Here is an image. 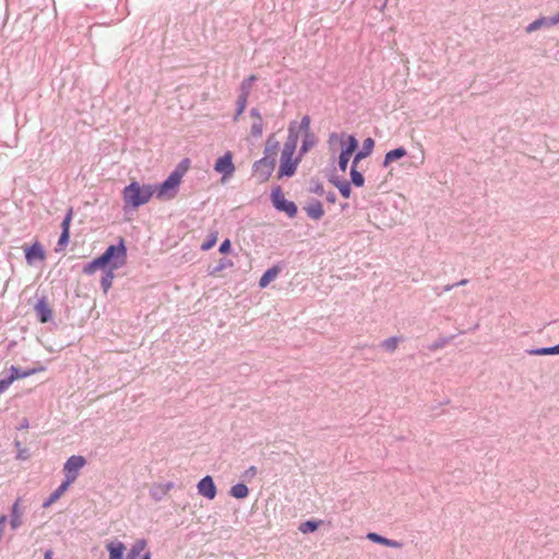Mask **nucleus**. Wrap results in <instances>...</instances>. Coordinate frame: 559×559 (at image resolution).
Listing matches in <instances>:
<instances>
[{"instance_id": "72a5a7b5", "label": "nucleus", "mask_w": 559, "mask_h": 559, "mask_svg": "<svg viewBox=\"0 0 559 559\" xmlns=\"http://www.w3.org/2000/svg\"><path fill=\"white\" fill-rule=\"evenodd\" d=\"M250 133L253 138H260L263 133V119L259 117V119L254 120L251 124Z\"/></svg>"}, {"instance_id": "cd10ccee", "label": "nucleus", "mask_w": 559, "mask_h": 559, "mask_svg": "<svg viewBox=\"0 0 559 559\" xmlns=\"http://www.w3.org/2000/svg\"><path fill=\"white\" fill-rule=\"evenodd\" d=\"M21 511H20V499H17L12 506L10 525L13 530H16L21 525Z\"/></svg>"}, {"instance_id": "13d9d810", "label": "nucleus", "mask_w": 559, "mask_h": 559, "mask_svg": "<svg viewBox=\"0 0 559 559\" xmlns=\"http://www.w3.org/2000/svg\"><path fill=\"white\" fill-rule=\"evenodd\" d=\"M26 428H28V420L26 418H24L21 421L19 429H26Z\"/></svg>"}, {"instance_id": "f3484780", "label": "nucleus", "mask_w": 559, "mask_h": 559, "mask_svg": "<svg viewBox=\"0 0 559 559\" xmlns=\"http://www.w3.org/2000/svg\"><path fill=\"white\" fill-rule=\"evenodd\" d=\"M367 538L376 544L384 545L388 547H392V548H401L402 547V543L394 540V539H389V538H386L382 535H379L377 533H368Z\"/></svg>"}, {"instance_id": "c9c22d12", "label": "nucleus", "mask_w": 559, "mask_h": 559, "mask_svg": "<svg viewBox=\"0 0 559 559\" xmlns=\"http://www.w3.org/2000/svg\"><path fill=\"white\" fill-rule=\"evenodd\" d=\"M544 25H548V19L547 17H539V19L533 21L532 23H530L526 26V32L527 33H533V32L539 29Z\"/></svg>"}, {"instance_id": "5fc2aeb1", "label": "nucleus", "mask_w": 559, "mask_h": 559, "mask_svg": "<svg viewBox=\"0 0 559 559\" xmlns=\"http://www.w3.org/2000/svg\"><path fill=\"white\" fill-rule=\"evenodd\" d=\"M330 181H331V182H332L336 188H338V186H340L341 183H344V181H345V180H341V179H340V178H337V177H332V178L330 179Z\"/></svg>"}, {"instance_id": "8fccbe9b", "label": "nucleus", "mask_w": 559, "mask_h": 559, "mask_svg": "<svg viewBox=\"0 0 559 559\" xmlns=\"http://www.w3.org/2000/svg\"><path fill=\"white\" fill-rule=\"evenodd\" d=\"M11 384H12V382L9 377L1 379L0 380V394L3 393L5 390H8Z\"/></svg>"}, {"instance_id": "b1692460", "label": "nucleus", "mask_w": 559, "mask_h": 559, "mask_svg": "<svg viewBox=\"0 0 559 559\" xmlns=\"http://www.w3.org/2000/svg\"><path fill=\"white\" fill-rule=\"evenodd\" d=\"M280 142L273 135L269 136L265 142L264 156H270L276 159Z\"/></svg>"}, {"instance_id": "423d86ee", "label": "nucleus", "mask_w": 559, "mask_h": 559, "mask_svg": "<svg viewBox=\"0 0 559 559\" xmlns=\"http://www.w3.org/2000/svg\"><path fill=\"white\" fill-rule=\"evenodd\" d=\"M276 159L270 156H263L254 162L253 170L258 174L261 181H266L274 171Z\"/></svg>"}, {"instance_id": "20e7f679", "label": "nucleus", "mask_w": 559, "mask_h": 559, "mask_svg": "<svg viewBox=\"0 0 559 559\" xmlns=\"http://www.w3.org/2000/svg\"><path fill=\"white\" fill-rule=\"evenodd\" d=\"M271 201L273 206L278 212L286 213V215L290 218L296 216L298 212L297 205L293 201H288L285 199L282 188L280 186L273 188L271 192Z\"/></svg>"}, {"instance_id": "7c9ffc66", "label": "nucleus", "mask_w": 559, "mask_h": 559, "mask_svg": "<svg viewBox=\"0 0 559 559\" xmlns=\"http://www.w3.org/2000/svg\"><path fill=\"white\" fill-rule=\"evenodd\" d=\"M166 491L162 484H154L150 489V496L155 501H160L166 496Z\"/></svg>"}, {"instance_id": "c756f323", "label": "nucleus", "mask_w": 559, "mask_h": 559, "mask_svg": "<svg viewBox=\"0 0 559 559\" xmlns=\"http://www.w3.org/2000/svg\"><path fill=\"white\" fill-rule=\"evenodd\" d=\"M402 341L401 337L399 336H392V337H389L386 340H384L383 342H381L380 346L389 352V353H393L396 348H397V345L399 343Z\"/></svg>"}, {"instance_id": "2eb2a0df", "label": "nucleus", "mask_w": 559, "mask_h": 559, "mask_svg": "<svg viewBox=\"0 0 559 559\" xmlns=\"http://www.w3.org/2000/svg\"><path fill=\"white\" fill-rule=\"evenodd\" d=\"M373 146H374V141L373 139L371 138H367L364 143H362V147L360 151H358L355 156H354V159H353V163L354 165H357L359 160L368 157L371 153H372V150H373Z\"/></svg>"}, {"instance_id": "a878e982", "label": "nucleus", "mask_w": 559, "mask_h": 559, "mask_svg": "<svg viewBox=\"0 0 559 559\" xmlns=\"http://www.w3.org/2000/svg\"><path fill=\"white\" fill-rule=\"evenodd\" d=\"M317 144V138L312 132H306L301 142L299 155L307 153L311 147Z\"/></svg>"}, {"instance_id": "e2e57ef3", "label": "nucleus", "mask_w": 559, "mask_h": 559, "mask_svg": "<svg viewBox=\"0 0 559 559\" xmlns=\"http://www.w3.org/2000/svg\"><path fill=\"white\" fill-rule=\"evenodd\" d=\"M17 457L22 459V460H25L27 457V455L25 454V451H22V452L19 453Z\"/></svg>"}, {"instance_id": "0e129e2a", "label": "nucleus", "mask_w": 559, "mask_h": 559, "mask_svg": "<svg viewBox=\"0 0 559 559\" xmlns=\"http://www.w3.org/2000/svg\"><path fill=\"white\" fill-rule=\"evenodd\" d=\"M241 114H242V112H240V111H238V110L236 109V112H235V116H234V120H235V121H237Z\"/></svg>"}, {"instance_id": "4c0bfd02", "label": "nucleus", "mask_w": 559, "mask_h": 559, "mask_svg": "<svg viewBox=\"0 0 559 559\" xmlns=\"http://www.w3.org/2000/svg\"><path fill=\"white\" fill-rule=\"evenodd\" d=\"M350 154L347 152L341 151L340 157H338V168L341 171H345L347 169V165L350 158Z\"/></svg>"}, {"instance_id": "412c9836", "label": "nucleus", "mask_w": 559, "mask_h": 559, "mask_svg": "<svg viewBox=\"0 0 559 559\" xmlns=\"http://www.w3.org/2000/svg\"><path fill=\"white\" fill-rule=\"evenodd\" d=\"M406 155L407 151L402 146L391 150L384 156L383 166L386 167L390 163L397 160Z\"/></svg>"}, {"instance_id": "3c124183", "label": "nucleus", "mask_w": 559, "mask_h": 559, "mask_svg": "<svg viewBox=\"0 0 559 559\" xmlns=\"http://www.w3.org/2000/svg\"><path fill=\"white\" fill-rule=\"evenodd\" d=\"M455 287L454 284H449V285H445L441 292L438 290V287L435 288V292L437 293V295H441L443 292H450L452 290L453 288Z\"/></svg>"}, {"instance_id": "a18cd8bd", "label": "nucleus", "mask_w": 559, "mask_h": 559, "mask_svg": "<svg viewBox=\"0 0 559 559\" xmlns=\"http://www.w3.org/2000/svg\"><path fill=\"white\" fill-rule=\"evenodd\" d=\"M69 239H70V231H61L59 240H58V246L61 248L66 247L69 243Z\"/></svg>"}, {"instance_id": "a211bd4d", "label": "nucleus", "mask_w": 559, "mask_h": 559, "mask_svg": "<svg viewBox=\"0 0 559 559\" xmlns=\"http://www.w3.org/2000/svg\"><path fill=\"white\" fill-rule=\"evenodd\" d=\"M109 552V559H122L126 546L122 542H111L106 546Z\"/></svg>"}, {"instance_id": "58836bf2", "label": "nucleus", "mask_w": 559, "mask_h": 559, "mask_svg": "<svg viewBox=\"0 0 559 559\" xmlns=\"http://www.w3.org/2000/svg\"><path fill=\"white\" fill-rule=\"evenodd\" d=\"M358 146V142L354 135H349L347 140L346 146L342 150L344 152H347L348 154H353Z\"/></svg>"}, {"instance_id": "37998d69", "label": "nucleus", "mask_w": 559, "mask_h": 559, "mask_svg": "<svg viewBox=\"0 0 559 559\" xmlns=\"http://www.w3.org/2000/svg\"><path fill=\"white\" fill-rule=\"evenodd\" d=\"M248 103V96L240 95L237 98V110L243 112Z\"/></svg>"}, {"instance_id": "6ab92c4d", "label": "nucleus", "mask_w": 559, "mask_h": 559, "mask_svg": "<svg viewBox=\"0 0 559 559\" xmlns=\"http://www.w3.org/2000/svg\"><path fill=\"white\" fill-rule=\"evenodd\" d=\"M281 267L278 265H274L266 270L263 275L259 280V286L261 288L266 287L276 276L280 274Z\"/></svg>"}, {"instance_id": "6e6d98bb", "label": "nucleus", "mask_w": 559, "mask_h": 559, "mask_svg": "<svg viewBox=\"0 0 559 559\" xmlns=\"http://www.w3.org/2000/svg\"><path fill=\"white\" fill-rule=\"evenodd\" d=\"M250 116L253 117L255 120L259 119V117H262L260 111L257 108H252L250 110Z\"/></svg>"}, {"instance_id": "4be33fe9", "label": "nucleus", "mask_w": 559, "mask_h": 559, "mask_svg": "<svg viewBox=\"0 0 559 559\" xmlns=\"http://www.w3.org/2000/svg\"><path fill=\"white\" fill-rule=\"evenodd\" d=\"M526 353L532 356L559 355V343L555 346L527 349Z\"/></svg>"}, {"instance_id": "bf43d9fd", "label": "nucleus", "mask_w": 559, "mask_h": 559, "mask_svg": "<svg viewBox=\"0 0 559 559\" xmlns=\"http://www.w3.org/2000/svg\"><path fill=\"white\" fill-rule=\"evenodd\" d=\"M162 485L164 486L166 493H168L169 490L174 487V483H166V484H162Z\"/></svg>"}, {"instance_id": "4d7b16f0", "label": "nucleus", "mask_w": 559, "mask_h": 559, "mask_svg": "<svg viewBox=\"0 0 559 559\" xmlns=\"http://www.w3.org/2000/svg\"><path fill=\"white\" fill-rule=\"evenodd\" d=\"M53 552L51 549H47L44 554V559H52Z\"/></svg>"}, {"instance_id": "052dcab7", "label": "nucleus", "mask_w": 559, "mask_h": 559, "mask_svg": "<svg viewBox=\"0 0 559 559\" xmlns=\"http://www.w3.org/2000/svg\"><path fill=\"white\" fill-rule=\"evenodd\" d=\"M467 283H468V281H467V280H462V281H460V282L455 283L454 285H455V287H456V286H463V285H466Z\"/></svg>"}, {"instance_id": "7ed1b4c3", "label": "nucleus", "mask_w": 559, "mask_h": 559, "mask_svg": "<svg viewBox=\"0 0 559 559\" xmlns=\"http://www.w3.org/2000/svg\"><path fill=\"white\" fill-rule=\"evenodd\" d=\"M102 257L109 269L122 267L127 263V247L123 239H120L117 245L107 247Z\"/></svg>"}, {"instance_id": "f704fd0d", "label": "nucleus", "mask_w": 559, "mask_h": 559, "mask_svg": "<svg viewBox=\"0 0 559 559\" xmlns=\"http://www.w3.org/2000/svg\"><path fill=\"white\" fill-rule=\"evenodd\" d=\"M454 338V336H449V337H439L438 340H436L432 344L429 345V349L435 352V350H438V349H441L443 348L447 344H449L452 340Z\"/></svg>"}, {"instance_id": "4468645a", "label": "nucleus", "mask_w": 559, "mask_h": 559, "mask_svg": "<svg viewBox=\"0 0 559 559\" xmlns=\"http://www.w3.org/2000/svg\"><path fill=\"white\" fill-rule=\"evenodd\" d=\"M45 258V251L39 242L33 243L25 250V259L28 263L34 260H43Z\"/></svg>"}, {"instance_id": "c03bdc74", "label": "nucleus", "mask_w": 559, "mask_h": 559, "mask_svg": "<svg viewBox=\"0 0 559 559\" xmlns=\"http://www.w3.org/2000/svg\"><path fill=\"white\" fill-rule=\"evenodd\" d=\"M258 473V469L255 466H250L249 468H247L243 473H242V478L245 480H251Z\"/></svg>"}, {"instance_id": "a19ab883", "label": "nucleus", "mask_w": 559, "mask_h": 559, "mask_svg": "<svg viewBox=\"0 0 559 559\" xmlns=\"http://www.w3.org/2000/svg\"><path fill=\"white\" fill-rule=\"evenodd\" d=\"M231 265L233 263L230 260L223 258L218 261L217 265L213 269L212 273H218Z\"/></svg>"}, {"instance_id": "603ef678", "label": "nucleus", "mask_w": 559, "mask_h": 559, "mask_svg": "<svg viewBox=\"0 0 559 559\" xmlns=\"http://www.w3.org/2000/svg\"><path fill=\"white\" fill-rule=\"evenodd\" d=\"M559 23V12L554 16L548 17V25H556Z\"/></svg>"}, {"instance_id": "393cba45", "label": "nucleus", "mask_w": 559, "mask_h": 559, "mask_svg": "<svg viewBox=\"0 0 559 559\" xmlns=\"http://www.w3.org/2000/svg\"><path fill=\"white\" fill-rule=\"evenodd\" d=\"M146 540L138 539L130 548L126 559H136L145 549Z\"/></svg>"}, {"instance_id": "9d476101", "label": "nucleus", "mask_w": 559, "mask_h": 559, "mask_svg": "<svg viewBox=\"0 0 559 559\" xmlns=\"http://www.w3.org/2000/svg\"><path fill=\"white\" fill-rule=\"evenodd\" d=\"M35 311L39 322L47 323L52 319V310L49 307L46 297L40 298L35 305Z\"/></svg>"}, {"instance_id": "6e6552de", "label": "nucleus", "mask_w": 559, "mask_h": 559, "mask_svg": "<svg viewBox=\"0 0 559 559\" xmlns=\"http://www.w3.org/2000/svg\"><path fill=\"white\" fill-rule=\"evenodd\" d=\"M300 158L293 159L292 155L281 154V164L277 173L278 179L283 177H292L295 175Z\"/></svg>"}, {"instance_id": "09e8293b", "label": "nucleus", "mask_w": 559, "mask_h": 559, "mask_svg": "<svg viewBox=\"0 0 559 559\" xmlns=\"http://www.w3.org/2000/svg\"><path fill=\"white\" fill-rule=\"evenodd\" d=\"M310 191L316 193V194L323 195L324 194V187H323V185L321 182H316L310 188Z\"/></svg>"}, {"instance_id": "473e14b6", "label": "nucleus", "mask_w": 559, "mask_h": 559, "mask_svg": "<svg viewBox=\"0 0 559 559\" xmlns=\"http://www.w3.org/2000/svg\"><path fill=\"white\" fill-rule=\"evenodd\" d=\"M319 525H320L319 521L308 520L300 524L299 531L304 534L313 533L314 531L318 530Z\"/></svg>"}, {"instance_id": "864d4df0", "label": "nucleus", "mask_w": 559, "mask_h": 559, "mask_svg": "<svg viewBox=\"0 0 559 559\" xmlns=\"http://www.w3.org/2000/svg\"><path fill=\"white\" fill-rule=\"evenodd\" d=\"M326 201L330 202V203H335L336 201V194L333 192V191H330L328 194H326Z\"/></svg>"}, {"instance_id": "f03ea898", "label": "nucleus", "mask_w": 559, "mask_h": 559, "mask_svg": "<svg viewBox=\"0 0 559 559\" xmlns=\"http://www.w3.org/2000/svg\"><path fill=\"white\" fill-rule=\"evenodd\" d=\"M154 192V188L150 185L140 186L133 181L123 189V201L127 205L136 209L150 201Z\"/></svg>"}, {"instance_id": "1a4fd4ad", "label": "nucleus", "mask_w": 559, "mask_h": 559, "mask_svg": "<svg viewBox=\"0 0 559 559\" xmlns=\"http://www.w3.org/2000/svg\"><path fill=\"white\" fill-rule=\"evenodd\" d=\"M199 495L213 500L216 497L217 489L211 476H204L197 485Z\"/></svg>"}, {"instance_id": "f257e3e1", "label": "nucleus", "mask_w": 559, "mask_h": 559, "mask_svg": "<svg viewBox=\"0 0 559 559\" xmlns=\"http://www.w3.org/2000/svg\"><path fill=\"white\" fill-rule=\"evenodd\" d=\"M190 160L188 158L182 159L170 175L159 185L154 188V192L158 199L165 197L174 198L177 193V189L181 182L182 177L188 171Z\"/></svg>"}, {"instance_id": "dca6fc26", "label": "nucleus", "mask_w": 559, "mask_h": 559, "mask_svg": "<svg viewBox=\"0 0 559 559\" xmlns=\"http://www.w3.org/2000/svg\"><path fill=\"white\" fill-rule=\"evenodd\" d=\"M98 269H102L103 272L108 269L107 264L105 263L102 254L95 259H93L91 262L86 263L83 267V273L86 275L94 274Z\"/></svg>"}, {"instance_id": "ea45409f", "label": "nucleus", "mask_w": 559, "mask_h": 559, "mask_svg": "<svg viewBox=\"0 0 559 559\" xmlns=\"http://www.w3.org/2000/svg\"><path fill=\"white\" fill-rule=\"evenodd\" d=\"M340 190V193L343 198L348 199L352 193L350 182L344 181V183H341L337 188Z\"/></svg>"}, {"instance_id": "5701e85b", "label": "nucleus", "mask_w": 559, "mask_h": 559, "mask_svg": "<svg viewBox=\"0 0 559 559\" xmlns=\"http://www.w3.org/2000/svg\"><path fill=\"white\" fill-rule=\"evenodd\" d=\"M115 269H106L100 278V287L105 294L110 289L115 277Z\"/></svg>"}, {"instance_id": "f8f14e48", "label": "nucleus", "mask_w": 559, "mask_h": 559, "mask_svg": "<svg viewBox=\"0 0 559 559\" xmlns=\"http://www.w3.org/2000/svg\"><path fill=\"white\" fill-rule=\"evenodd\" d=\"M297 144H298V134H297V132L294 131V129L292 127H289L288 135H287V139H286L285 143H284V147L282 150V154H284L285 156L286 155L294 156V153L296 151Z\"/></svg>"}, {"instance_id": "2f4dec72", "label": "nucleus", "mask_w": 559, "mask_h": 559, "mask_svg": "<svg viewBox=\"0 0 559 559\" xmlns=\"http://www.w3.org/2000/svg\"><path fill=\"white\" fill-rule=\"evenodd\" d=\"M258 80L255 75H250L245 79L240 84V95L248 96L250 95L252 84Z\"/></svg>"}, {"instance_id": "ddd939ff", "label": "nucleus", "mask_w": 559, "mask_h": 559, "mask_svg": "<svg viewBox=\"0 0 559 559\" xmlns=\"http://www.w3.org/2000/svg\"><path fill=\"white\" fill-rule=\"evenodd\" d=\"M307 215L314 221L320 219L324 215L322 203L319 200H312L305 206Z\"/></svg>"}, {"instance_id": "c85d7f7f", "label": "nucleus", "mask_w": 559, "mask_h": 559, "mask_svg": "<svg viewBox=\"0 0 559 559\" xmlns=\"http://www.w3.org/2000/svg\"><path fill=\"white\" fill-rule=\"evenodd\" d=\"M350 182L358 188L362 187L365 183L364 175L357 170V165H354V163L350 167Z\"/></svg>"}, {"instance_id": "aec40b11", "label": "nucleus", "mask_w": 559, "mask_h": 559, "mask_svg": "<svg viewBox=\"0 0 559 559\" xmlns=\"http://www.w3.org/2000/svg\"><path fill=\"white\" fill-rule=\"evenodd\" d=\"M69 486L70 484H66V480H63L60 486L43 502V508H48L55 503L67 491Z\"/></svg>"}, {"instance_id": "9b49d317", "label": "nucleus", "mask_w": 559, "mask_h": 559, "mask_svg": "<svg viewBox=\"0 0 559 559\" xmlns=\"http://www.w3.org/2000/svg\"><path fill=\"white\" fill-rule=\"evenodd\" d=\"M44 370H45V367H43V366H39L37 368H29V369H25V370H23L19 367H15V366H11L9 378H10L11 382L13 383L17 379L27 378L32 374L41 372Z\"/></svg>"}, {"instance_id": "680f3d73", "label": "nucleus", "mask_w": 559, "mask_h": 559, "mask_svg": "<svg viewBox=\"0 0 559 559\" xmlns=\"http://www.w3.org/2000/svg\"><path fill=\"white\" fill-rule=\"evenodd\" d=\"M141 559H151V552L146 551L141 556Z\"/></svg>"}, {"instance_id": "79ce46f5", "label": "nucleus", "mask_w": 559, "mask_h": 559, "mask_svg": "<svg viewBox=\"0 0 559 559\" xmlns=\"http://www.w3.org/2000/svg\"><path fill=\"white\" fill-rule=\"evenodd\" d=\"M72 219V209L69 210L61 223V231H70V224Z\"/></svg>"}, {"instance_id": "39448f33", "label": "nucleus", "mask_w": 559, "mask_h": 559, "mask_svg": "<svg viewBox=\"0 0 559 559\" xmlns=\"http://www.w3.org/2000/svg\"><path fill=\"white\" fill-rule=\"evenodd\" d=\"M86 464V460L82 455H72L70 456L64 465V480L66 484H72L79 476L80 469Z\"/></svg>"}, {"instance_id": "69168bd1", "label": "nucleus", "mask_w": 559, "mask_h": 559, "mask_svg": "<svg viewBox=\"0 0 559 559\" xmlns=\"http://www.w3.org/2000/svg\"><path fill=\"white\" fill-rule=\"evenodd\" d=\"M4 521H5V516H2V518L0 519V523H3Z\"/></svg>"}, {"instance_id": "bb28decb", "label": "nucleus", "mask_w": 559, "mask_h": 559, "mask_svg": "<svg viewBox=\"0 0 559 559\" xmlns=\"http://www.w3.org/2000/svg\"><path fill=\"white\" fill-rule=\"evenodd\" d=\"M229 493L236 499H245L249 495V489L243 483H238L230 488Z\"/></svg>"}, {"instance_id": "e433bc0d", "label": "nucleus", "mask_w": 559, "mask_h": 559, "mask_svg": "<svg viewBox=\"0 0 559 559\" xmlns=\"http://www.w3.org/2000/svg\"><path fill=\"white\" fill-rule=\"evenodd\" d=\"M217 231H213L207 236V239L201 245L203 251L210 250L217 241Z\"/></svg>"}, {"instance_id": "0eeeda50", "label": "nucleus", "mask_w": 559, "mask_h": 559, "mask_svg": "<svg viewBox=\"0 0 559 559\" xmlns=\"http://www.w3.org/2000/svg\"><path fill=\"white\" fill-rule=\"evenodd\" d=\"M214 170L223 175V178H230L235 173V165L233 163V155L230 152L225 153L218 157L214 164Z\"/></svg>"}, {"instance_id": "49530a36", "label": "nucleus", "mask_w": 559, "mask_h": 559, "mask_svg": "<svg viewBox=\"0 0 559 559\" xmlns=\"http://www.w3.org/2000/svg\"><path fill=\"white\" fill-rule=\"evenodd\" d=\"M231 249V242L229 239H225L221 245H219V252L223 253V254H226L230 251Z\"/></svg>"}, {"instance_id": "de8ad7c7", "label": "nucleus", "mask_w": 559, "mask_h": 559, "mask_svg": "<svg viewBox=\"0 0 559 559\" xmlns=\"http://www.w3.org/2000/svg\"><path fill=\"white\" fill-rule=\"evenodd\" d=\"M310 118L308 116L302 117L299 128L306 132H311L310 129Z\"/></svg>"}]
</instances>
